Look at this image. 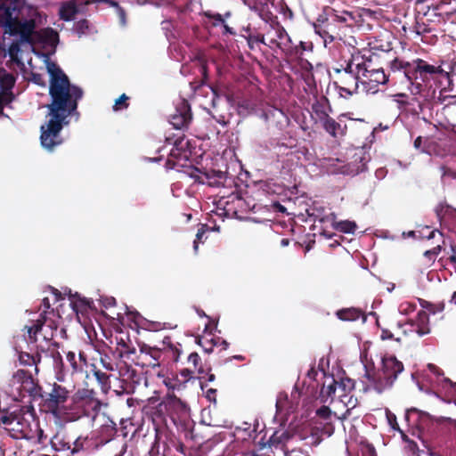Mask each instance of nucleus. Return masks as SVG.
Here are the masks:
<instances>
[{
  "label": "nucleus",
  "instance_id": "f257e3e1",
  "mask_svg": "<svg viewBox=\"0 0 456 456\" xmlns=\"http://www.w3.org/2000/svg\"><path fill=\"white\" fill-rule=\"evenodd\" d=\"M46 69L50 75L51 102L45 106L48 110V120L40 127V141L45 149L52 151L62 143L61 131L69 124L67 118L77 112L84 92L82 88L70 83L68 76L55 62L47 61Z\"/></svg>",
  "mask_w": 456,
  "mask_h": 456
},
{
  "label": "nucleus",
  "instance_id": "f03ea898",
  "mask_svg": "<svg viewBox=\"0 0 456 456\" xmlns=\"http://www.w3.org/2000/svg\"><path fill=\"white\" fill-rule=\"evenodd\" d=\"M390 72H401L408 82V89L414 100L419 103L435 99L436 86L444 81L451 84L450 73L442 68L439 61H429L422 58L404 61L395 58L389 62Z\"/></svg>",
  "mask_w": 456,
  "mask_h": 456
},
{
  "label": "nucleus",
  "instance_id": "7ed1b4c3",
  "mask_svg": "<svg viewBox=\"0 0 456 456\" xmlns=\"http://www.w3.org/2000/svg\"><path fill=\"white\" fill-rule=\"evenodd\" d=\"M362 53L355 49L348 60L340 64L339 68H334L335 80L334 86L338 94L348 99L357 93L359 83H361V62Z\"/></svg>",
  "mask_w": 456,
  "mask_h": 456
},
{
  "label": "nucleus",
  "instance_id": "20e7f679",
  "mask_svg": "<svg viewBox=\"0 0 456 456\" xmlns=\"http://www.w3.org/2000/svg\"><path fill=\"white\" fill-rule=\"evenodd\" d=\"M403 364L395 355H385L381 360V367L379 370L369 369L365 366L364 378L370 385L364 387L365 391L372 388L381 394L393 387L399 374L403 371Z\"/></svg>",
  "mask_w": 456,
  "mask_h": 456
},
{
  "label": "nucleus",
  "instance_id": "39448f33",
  "mask_svg": "<svg viewBox=\"0 0 456 456\" xmlns=\"http://www.w3.org/2000/svg\"><path fill=\"white\" fill-rule=\"evenodd\" d=\"M173 424L178 430L177 451L183 453L184 446L183 441L193 439V421L191 419L190 407L188 404L173 394Z\"/></svg>",
  "mask_w": 456,
  "mask_h": 456
},
{
  "label": "nucleus",
  "instance_id": "423d86ee",
  "mask_svg": "<svg viewBox=\"0 0 456 456\" xmlns=\"http://www.w3.org/2000/svg\"><path fill=\"white\" fill-rule=\"evenodd\" d=\"M379 56L370 53L368 56L362 53L361 62V83L369 91L376 92L379 85H385L388 81L390 72L386 74L384 69L379 65Z\"/></svg>",
  "mask_w": 456,
  "mask_h": 456
},
{
  "label": "nucleus",
  "instance_id": "0eeeda50",
  "mask_svg": "<svg viewBox=\"0 0 456 456\" xmlns=\"http://www.w3.org/2000/svg\"><path fill=\"white\" fill-rule=\"evenodd\" d=\"M30 316L25 325L28 339L37 342L38 339L49 340L53 335V322L49 321L45 312L29 313Z\"/></svg>",
  "mask_w": 456,
  "mask_h": 456
},
{
  "label": "nucleus",
  "instance_id": "6e6552de",
  "mask_svg": "<svg viewBox=\"0 0 456 456\" xmlns=\"http://www.w3.org/2000/svg\"><path fill=\"white\" fill-rule=\"evenodd\" d=\"M265 21V37L266 45L271 49L279 48L284 54H291V38L284 27L277 20ZM277 19V17H275Z\"/></svg>",
  "mask_w": 456,
  "mask_h": 456
},
{
  "label": "nucleus",
  "instance_id": "1a4fd4ad",
  "mask_svg": "<svg viewBox=\"0 0 456 456\" xmlns=\"http://www.w3.org/2000/svg\"><path fill=\"white\" fill-rule=\"evenodd\" d=\"M173 134V169L180 172L182 168H191L192 161L190 142L185 135Z\"/></svg>",
  "mask_w": 456,
  "mask_h": 456
},
{
  "label": "nucleus",
  "instance_id": "9d476101",
  "mask_svg": "<svg viewBox=\"0 0 456 456\" xmlns=\"http://www.w3.org/2000/svg\"><path fill=\"white\" fill-rule=\"evenodd\" d=\"M70 391L56 383L53 384L51 392L48 394L46 404L54 414H66L67 407L65 403L69 398Z\"/></svg>",
  "mask_w": 456,
  "mask_h": 456
},
{
  "label": "nucleus",
  "instance_id": "9b49d317",
  "mask_svg": "<svg viewBox=\"0 0 456 456\" xmlns=\"http://www.w3.org/2000/svg\"><path fill=\"white\" fill-rule=\"evenodd\" d=\"M412 416H416L415 424L419 429L427 430L428 432H431L433 426L435 424H443L445 422L452 423V419L448 417H439L435 418L431 416L429 413L419 411L418 409L412 408L407 410L405 413V419L407 421H410V419Z\"/></svg>",
  "mask_w": 456,
  "mask_h": 456
},
{
  "label": "nucleus",
  "instance_id": "f8f14e48",
  "mask_svg": "<svg viewBox=\"0 0 456 456\" xmlns=\"http://www.w3.org/2000/svg\"><path fill=\"white\" fill-rule=\"evenodd\" d=\"M192 121V112L189 102L182 99L176 105L173 113V128L187 130Z\"/></svg>",
  "mask_w": 456,
  "mask_h": 456
},
{
  "label": "nucleus",
  "instance_id": "ddd939ff",
  "mask_svg": "<svg viewBox=\"0 0 456 456\" xmlns=\"http://www.w3.org/2000/svg\"><path fill=\"white\" fill-rule=\"evenodd\" d=\"M0 425L8 430L14 437H19L28 431V423L20 414H2L0 416Z\"/></svg>",
  "mask_w": 456,
  "mask_h": 456
},
{
  "label": "nucleus",
  "instance_id": "4468645a",
  "mask_svg": "<svg viewBox=\"0 0 456 456\" xmlns=\"http://www.w3.org/2000/svg\"><path fill=\"white\" fill-rule=\"evenodd\" d=\"M72 401L78 407L84 409L85 412L90 410L97 411L100 408L99 401L94 397V392L90 389H80L73 395Z\"/></svg>",
  "mask_w": 456,
  "mask_h": 456
},
{
  "label": "nucleus",
  "instance_id": "2eb2a0df",
  "mask_svg": "<svg viewBox=\"0 0 456 456\" xmlns=\"http://www.w3.org/2000/svg\"><path fill=\"white\" fill-rule=\"evenodd\" d=\"M251 11L255 12L264 21L272 20L273 14L271 7L274 0H241Z\"/></svg>",
  "mask_w": 456,
  "mask_h": 456
},
{
  "label": "nucleus",
  "instance_id": "dca6fc26",
  "mask_svg": "<svg viewBox=\"0 0 456 456\" xmlns=\"http://www.w3.org/2000/svg\"><path fill=\"white\" fill-rule=\"evenodd\" d=\"M446 87L442 88L438 92V96L435 95V104L443 105L444 114L447 116V119L456 117V95L446 94Z\"/></svg>",
  "mask_w": 456,
  "mask_h": 456
},
{
  "label": "nucleus",
  "instance_id": "f3484780",
  "mask_svg": "<svg viewBox=\"0 0 456 456\" xmlns=\"http://www.w3.org/2000/svg\"><path fill=\"white\" fill-rule=\"evenodd\" d=\"M325 15L328 16L330 21H334L339 28L351 27L355 23V17L351 12L346 10H337L334 8H328L325 11Z\"/></svg>",
  "mask_w": 456,
  "mask_h": 456
},
{
  "label": "nucleus",
  "instance_id": "a211bd4d",
  "mask_svg": "<svg viewBox=\"0 0 456 456\" xmlns=\"http://www.w3.org/2000/svg\"><path fill=\"white\" fill-rule=\"evenodd\" d=\"M344 116H340L337 120L330 116L323 120L322 128L332 137H343L346 134L347 126L344 120Z\"/></svg>",
  "mask_w": 456,
  "mask_h": 456
},
{
  "label": "nucleus",
  "instance_id": "6ab92c4d",
  "mask_svg": "<svg viewBox=\"0 0 456 456\" xmlns=\"http://www.w3.org/2000/svg\"><path fill=\"white\" fill-rule=\"evenodd\" d=\"M291 54H285L286 58L289 61H305V64L312 66L309 61L304 59L305 52H313V43L299 41L298 44L294 43L291 40Z\"/></svg>",
  "mask_w": 456,
  "mask_h": 456
},
{
  "label": "nucleus",
  "instance_id": "aec40b11",
  "mask_svg": "<svg viewBox=\"0 0 456 456\" xmlns=\"http://www.w3.org/2000/svg\"><path fill=\"white\" fill-rule=\"evenodd\" d=\"M411 324L419 337L430 333L429 315L424 310H420L417 314V316L411 321Z\"/></svg>",
  "mask_w": 456,
  "mask_h": 456
},
{
  "label": "nucleus",
  "instance_id": "412c9836",
  "mask_svg": "<svg viewBox=\"0 0 456 456\" xmlns=\"http://www.w3.org/2000/svg\"><path fill=\"white\" fill-rule=\"evenodd\" d=\"M336 316L343 322H354L362 318L366 320L365 313L359 307H346L336 312Z\"/></svg>",
  "mask_w": 456,
  "mask_h": 456
},
{
  "label": "nucleus",
  "instance_id": "4be33fe9",
  "mask_svg": "<svg viewBox=\"0 0 456 456\" xmlns=\"http://www.w3.org/2000/svg\"><path fill=\"white\" fill-rule=\"evenodd\" d=\"M35 28L36 21L34 20L30 19L23 21L18 34L20 37V42L34 44L36 41L35 34L37 32L35 31Z\"/></svg>",
  "mask_w": 456,
  "mask_h": 456
},
{
  "label": "nucleus",
  "instance_id": "5701e85b",
  "mask_svg": "<svg viewBox=\"0 0 456 456\" xmlns=\"http://www.w3.org/2000/svg\"><path fill=\"white\" fill-rule=\"evenodd\" d=\"M36 41L41 44H46L51 46H56L59 42V34L52 28H43L35 34Z\"/></svg>",
  "mask_w": 456,
  "mask_h": 456
},
{
  "label": "nucleus",
  "instance_id": "b1692460",
  "mask_svg": "<svg viewBox=\"0 0 456 456\" xmlns=\"http://www.w3.org/2000/svg\"><path fill=\"white\" fill-rule=\"evenodd\" d=\"M245 35L243 36L248 43V47L251 50H255L258 47L259 44L266 45V40L264 33H258L256 28H252L250 26L243 28Z\"/></svg>",
  "mask_w": 456,
  "mask_h": 456
},
{
  "label": "nucleus",
  "instance_id": "393cba45",
  "mask_svg": "<svg viewBox=\"0 0 456 456\" xmlns=\"http://www.w3.org/2000/svg\"><path fill=\"white\" fill-rule=\"evenodd\" d=\"M78 12L76 0L67 1L61 4L59 11L61 20L65 21L72 20Z\"/></svg>",
  "mask_w": 456,
  "mask_h": 456
},
{
  "label": "nucleus",
  "instance_id": "a878e982",
  "mask_svg": "<svg viewBox=\"0 0 456 456\" xmlns=\"http://www.w3.org/2000/svg\"><path fill=\"white\" fill-rule=\"evenodd\" d=\"M330 382L327 385L323 384L320 392V400L322 403L332 402L334 400L337 391V380L333 378H330Z\"/></svg>",
  "mask_w": 456,
  "mask_h": 456
},
{
  "label": "nucleus",
  "instance_id": "bb28decb",
  "mask_svg": "<svg viewBox=\"0 0 456 456\" xmlns=\"http://www.w3.org/2000/svg\"><path fill=\"white\" fill-rule=\"evenodd\" d=\"M426 8L428 11H416L417 15L416 22L413 27V32H415L418 36H425L426 34L430 33L432 30L431 28L422 20L423 17L426 16L428 12L430 10V6H427Z\"/></svg>",
  "mask_w": 456,
  "mask_h": 456
},
{
  "label": "nucleus",
  "instance_id": "cd10ccee",
  "mask_svg": "<svg viewBox=\"0 0 456 456\" xmlns=\"http://www.w3.org/2000/svg\"><path fill=\"white\" fill-rule=\"evenodd\" d=\"M284 117L285 115L281 110L273 107H268L260 114V118H262L268 126H270L272 121H278L280 118Z\"/></svg>",
  "mask_w": 456,
  "mask_h": 456
},
{
  "label": "nucleus",
  "instance_id": "c85d7f7f",
  "mask_svg": "<svg viewBox=\"0 0 456 456\" xmlns=\"http://www.w3.org/2000/svg\"><path fill=\"white\" fill-rule=\"evenodd\" d=\"M354 380L350 378H341L337 381V388L338 389V397L343 402V397H346L351 391L354 389Z\"/></svg>",
  "mask_w": 456,
  "mask_h": 456
},
{
  "label": "nucleus",
  "instance_id": "c756f323",
  "mask_svg": "<svg viewBox=\"0 0 456 456\" xmlns=\"http://www.w3.org/2000/svg\"><path fill=\"white\" fill-rule=\"evenodd\" d=\"M290 439V435L287 431H283L281 433L280 432H274L273 435L269 439V444L270 446L278 447L281 446V449L284 451L287 449L284 445V444Z\"/></svg>",
  "mask_w": 456,
  "mask_h": 456
},
{
  "label": "nucleus",
  "instance_id": "7c9ffc66",
  "mask_svg": "<svg viewBox=\"0 0 456 456\" xmlns=\"http://www.w3.org/2000/svg\"><path fill=\"white\" fill-rule=\"evenodd\" d=\"M316 26L322 28L329 31L330 34H336V36L340 37L339 30L340 28L334 21H330V18L326 16L322 18V16L317 20V22L314 23Z\"/></svg>",
  "mask_w": 456,
  "mask_h": 456
},
{
  "label": "nucleus",
  "instance_id": "2f4dec72",
  "mask_svg": "<svg viewBox=\"0 0 456 456\" xmlns=\"http://www.w3.org/2000/svg\"><path fill=\"white\" fill-rule=\"evenodd\" d=\"M193 371L194 370L191 368L182 369L180 370L182 379H179L178 377L175 379L173 378V391L175 389L179 390L184 384H186L191 379Z\"/></svg>",
  "mask_w": 456,
  "mask_h": 456
},
{
  "label": "nucleus",
  "instance_id": "473e14b6",
  "mask_svg": "<svg viewBox=\"0 0 456 456\" xmlns=\"http://www.w3.org/2000/svg\"><path fill=\"white\" fill-rule=\"evenodd\" d=\"M12 0H0V26L4 27L6 23H10V20L12 17V12L10 6L7 5V2Z\"/></svg>",
  "mask_w": 456,
  "mask_h": 456
},
{
  "label": "nucleus",
  "instance_id": "72a5a7b5",
  "mask_svg": "<svg viewBox=\"0 0 456 456\" xmlns=\"http://www.w3.org/2000/svg\"><path fill=\"white\" fill-rule=\"evenodd\" d=\"M332 226L335 230L344 233H354L357 228L354 222L348 220L339 222L334 221Z\"/></svg>",
  "mask_w": 456,
  "mask_h": 456
},
{
  "label": "nucleus",
  "instance_id": "f704fd0d",
  "mask_svg": "<svg viewBox=\"0 0 456 456\" xmlns=\"http://www.w3.org/2000/svg\"><path fill=\"white\" fill-rule=\"evenodd\" d=\"M126 314L129 319L137 326H145L147 321L136 310L125 305Z\"/></svg>",
  "mask_w": 456,
  "mask_h": 456
},
{
  "label": "nucleus",
  "instance_id": "c9c22d12",
  "mask_svg": "<svg viewBox=\"0 0 456 456\" xmlns=\"http://www.w3.org/2000/svg\"><path fill=\"white\" fill-rule=\"evenodd\" d=\"M436 213L438 218L442 219L446 216H453L456 214V209L446 203H440L436 208Z\"/></svg>",
  "mask_w": 456,
  "mask_h": 456
},
{
  "label": "nucleus",
  "instance_id": "e433bc0d",
  "mask_svg": "<svg viewBox=\"0 0 456 456\" xmlns=\"http://www.w3.org/2000/svg\"><path fill=\"white\" fill-rule=\"evenodd\" d=\"M0 85L2 91L12 92V89L15 85L14 76L11 73H4L0 77Z\"/></svg>",
  "mask_w": 456,
  "mask_h": 456
},
{
  "label": "nucleus",
  "instance_id": "4c0bfd02",
  "mask_svg": "<svg viewBox=\"0 0 456 456\" xmlns=\"http://www.w3.org/2000/svg\"><path fill=\"white\" fill-rule=\"evenodd\" d=\"M204 16L208 18L209 20H212V25L214 27L222 25L225 21V18H228L231 16V13L228 12L224 15H222L220 13H214L210 11L204 12Z\"/></svg>",
  "mask_w": 456,
  "mask_h": 456
},
{
  "label": "nucleus",
  "instance_id": "58836bf2",
  "mask_svg": "<svg viewBox=\"0 0 456 456\" xmlns=\"http://www.w3.org/2000/svg\"><path fill=\"white\" fill-rule=\"evenodd\" d=\"M414 148L419 150L422 152L431 153V141L429 138L422 139L421 136H418L413 142Z\"/></svg>",
  "mask_w": 456,
  "mask_h": 456
},
{
  "label": "nucleus",
  "instance_id": "ea45409f",
  "mask_svg": "<svg viewBox=\"0 0 456 456\" xmlns=\"http://www.w3.org/2000/svg\"><path fill=\"white\" fill-rule=\"evenodd\" d=\"M89 447V441L87 436H78L73 443V446L71 448L72 453L78 452L82 450L87 449Z\"/></svg>",
  "mask_w": 456,
  "mask_h": 456
},
{
  "label": "nucleus",
  "instance_id": "a19ab883",
  "mask_svg": "<svg viewBox=\"0 0 456 456\" xmlns=\"http://www.w3.org/2000/svg\"><path fill=\"white\" fill-rule=\"evenodd\" d=\"M312 110L318 118L321 124H322L323 120H326V118L330 117V115L326 112L324 106L319 102H316L312 105Z\"/></svg>",
  "mask_w": 456,
  "mask_h": 456
},
{
  "label": "nucleus",
  "instance_id": "79ce46f5",
  "mask_svg": "<svg viewBox=\"0 0 456 456\" xmlns=\"http://www.w3.org/2000/svg\"><path fill=\"white\" fill-rule=\"evenodd\" d=\"M314 31L316 34H318L322 39L324 45L326 46L328 43L333 42L336 38L338 37L336 36V34H330L329 31L322 29V28H320L314 24Z\"/></svg>",
  "mask_w": 456,
  "mask_h": 456
},
{
  "label": "nucleus",
  "instance_id": "37998d69",
  "mask_svg": "<svg viewBox=\"0 0 456 456\" xmlns=\"http://www.w3.org/2000/svg\"><path fill=\"white\" fill-rule=\"evenodd\" d=\"M22 22L23 21L20 20L18 18H13L12 16L10 20V23H6L4 27L11 35H18Z\"/></svg>",
  "mask_w": 456,
  "mask_h": 456
},
{
  "label": "nucleus",
  "instance_id": "c03bdc74",
  "mask_svg": "<svg viewBox=\"0 0 456 456\" xmlns=\"http://www.w3.org/2000/svg\"><path fill=\"white\" fill-rule=\"evenodd\" d=\"M200 71L201 73L202 78L200 82H191V85L193 87V89L196 91L202 86L207 84V81L208 79V66L207 64H202L200 68Z\"/></svg>",
  "mask_w": 456,
  "mask_h": 456
},
{
  "label": "nucleus",
  "instance_id": "a18cd8bd",
  "mask_svg": "<svg viewBox=\"0 0 456 456\" xmlns=\"http://www.w3.org/2000/svg\"><path fill=\"white\" fill-rule=\"evenodd\" d=\"M129 97L126 94H122L116 101L113 105V110L118 111L128 108Z\"/></svg>",
  "mask_w": 456,
  "mask_h": 456
},
{
  "label": "nucleus",
  "instance_id": "49530a36",
  "mask_svg": "<svg viewBox=\"0 0 456 456\" xmlns=\"http://www.w3.org/2000/svg\"><path fill=\"white\" fill-rule=\"evenodd\" d=\"M74 29L79 37L85 35L89 29V21L86 19L77 21L74 25Z\"/></svg>",
  "mask_w": 456,
  "mask_h": 456
},
{
  "label": "nucleus",
  "instance_id": "de8ad7c7",
  "mask_svg": "<svg viewBox=\"0 0 456 456\" xmlns=\"http://www.w3.org/2000/svg\"><path fill=\"white\" fill-rule=\"evenodd\" d=\"M441 172L442 181L444 182L446 178L456 179V171L447 166H441L439 167Z\"/></svg>",
  "mask_w": 456,
  "mask_h": 456
},
{
  "label": "nucleus",
  "instance_id": "09e8293b",
  "mask_svg": "<svg viewBox=\"0 0 456 456\" xmlns=\"http://www.w3.org/2000/svg\"><path fill=\"white\" fill-rule=\"evenodd\" d=\"M442 247L437 245L431 249L426 250L424 252V256L428 259V261L434 262L437 256L440 254Z\"/></svg>",
  "mask_w": 456,
  "mask_h": 456
},
{
  "label": "nucleus",
  "instance_id": "8fccbe9b",
  "mask_svg": "<svg viewBox=\"0 0 456 456\" xmlns=\"http://www.w3.org/2000/svg\"><path fill=\"white\" fill-rule=\"evenodd\" d=\"M284 456H310L309 452L301 448H294L289 450L288 448L283 451Z\"/></svg>",
  "mask_w": 456,
  "mask_h": 456
},
{
  "label": "nucleus",
  "instance_id": "3c124183",
  "mask_svg": "<svg viewBox=\"0 0 456 456\" xmlns=\"http://www.w3.org/2000/svg\"><path fill=\"white\" fill-rule=\"evenodd\" d=\"M14 99L12 92L2 91L0 92V102L4 108L5 105L11 103Z\"/></svg>",
  "mask_w": 456,
  "mask_h": 456
},
{
  "label": "nucleus",
  "instance_id": "603ef678",
  "mask_svg": "<svg viewBox=\"0 0 456 456\" xmlns=\"http://www.w3.org/2000/svg\"><path fill=\"white\" fill-rule=\"evenodd\" d=\"M316 415L324 420H328L330 419L331 411L328 406H322L316 411Z\"/></svg>",
  "mask_w": 456,
  "mask_h": 456
},
{
  "label": "nucleus",
  "instance_id": "864d4df0",
  "mask_svg": "<svg viewBox=\"0 0 456 456\" xmlns=\"http://www.w3.org/2000/svg\"><path fill=\"white\" fill-rule=\"evenodd\" d=\"M9 55L12 60H16L19 53L20 52V45L19 42H12L9 46Z\"/></svg>",
  "mask_w": 456,
  "mask_h": 456
},
{
  "label": "nucleus",
  "instance_id": "5fc2aeb1",
  "mask_svg": "<svg viewBox=\"0 0 456 456\" xmlns=\"http://www.w3.org/2000/svg\"><path fill=\"white\" fill-rule=\"evenodd\" d=\"M31 81L33 83H35L36 85L43 86V87H45V86H46V82H45L44 76L39 73L33 72L31 74Z\"/></svg>",
  "mask_w": 456,
  "mask_h": 456
},
{
  "label": "nucleus",
  "instance_id": "6e6d98bb",
  "mask_svg": "<svg viewBox=\"0 0 456 456\" xmlns=\"http://www.w3.org/2000/svg\"><path fill=\"white\" fill-rule=\"evenodd\" d=\"M387 420H388V423H389L390 427L393 429L399 431L402 435L403 434V432L399 428V425H398L397 420H396V416L395 414H393L391 412L388 413L387 414Z\"/></svg>",
  "mask_w": 456,
  "mask_h": 456
},
{
  "label": "nucleus",
  "instance_id": "4d7b16f0",
  "mask_svg": "<svg viewBox=\"0 0 456 456\" xmlns=\"http://www.w3.org/2000/svg\"><path fill=\"white\" fill-rule=\"evenodd\" d=\"M187 360H188L189 363L192 364V367H193L192 370H194L197 369V367L200 362V357L199 356V354L197 353H191L188 355Z\"/></svg>",
  "mask_w": 456,
  "mask_h": 456
},
{
  "label": "nucleus",
  "instance_id": "13d9d810",
  "mask_svg": "<svg viewBox=\"0 0 456 456\" xmlns=\"http://www.w3.org/2000/svg\"><path fill=\"white\" fill-rule=\"evenodd\" d=\"M204 234H205V229L202 226L201 228H200L198 230L197 234H196V239L193 241V248H194L195 252L198 251L199 242L201 241L202 237L204 236Z\"/></svg>",
  "mask_w": 456,
  "mask_h": 456
},
{
  "label": "nucleus",
  "instance_id": "bf43d9fd",
  "mask_svg": "<svg viewBox=\"0 0 456 456\" xmlns=\"http://www.w3.org/2000/svg\"><path fill=\"white\" fill-rule=\"evenodd\" d=\"M211 173H212V175L208 174V178H216L217 180L214 182L215 183H222L221 180H224L226 177L225 173H224L222 171H212Z\"/></svg>",
  "mask_w": 456,
  "mask_h": 456
},
{
  "label": "nucleus",
  "instance_id": "052dcab7",
  "mask_svg": "<svg viewBox=\"0 0 456 456\" xmlns=\"http://www.w3.org/2000/svg\"><path fill=\"white\" fill-rule=\"evenodd\" d=\"M403 439L408 442V449L413 453L416 454L419 451V447L416 442L409 440L406 435L403 434Z\"/></svg>",
  "mask_w": 456,
  "mask_h": 456
},
{
  "label": "nucleus",
  "instance_id": "680f3d73",
  "mask_svg": "<svg viewBox=\"0 0 456 456\" xmlns=\"http://www.w3.org/2000/svg\"><path fill=\"white\" fill-rule=\"evenodd\" d=\"M67 361L70 363L73 370H77L78 365L76 360V354L73 352H69L66 355Z\"/></svg>",
  "mask_w": 456,
  "mask_h": 456
},
{
  "label": "nucleus",
  "instance_id": "e2e57ef3",
  "mask_svg": "<svg viewBox=\"0 0 456 456\" xmlns=\"http://www.w3.org/2000/svg\"><path fill=\"white\" fill-rule=\"evenodd\" d=\"M102 305L106 308L114 306L116 304V299L112 297H104L101 299Z\"/></svg>",
  "mask_w": 456,
  "mask_h": 456
},
{
  "label": "nucleus",
  "instance_id": "0e129e2a",
  "mask_svg": "<svg viewBox=\"0 0 456 456\" xmlns=\"http://www.w3.org/2000/svg\"><path fill=\"white\" fill-rule=\"evenodd\" d=\"M452 0H439L437 4L432 5V9L434 12L442 11L444 7L447 4H450Z\"/></svg>",
  "mask_w": 456,
  "mask_h": 456
},
{
  "label": "nucleus",
  "instance_id": "69168bd1",
  "mask_svg": "<svg viewBox=\"0 0 456 456\" xmlns=\"http://www.w3.org/2000/svg\"><path fill=\"white\" fill-rule=\"evenodd\" d=\"M419 301L420 305H421L423 308L428 309L429 312H431V313H433V314H435V313H436L435 305H434L432 303L428 302V301H426V300H424V299H420V298L419 299Z\"/></svg>",
  "mask_w": 456,
  "mask_h": 456
},
{
  "label": "nucleus",
  "instance_id": "338daca9",
  "mask_svg": "<svg viewBox=\"0 0 456 456\" xmlns=\"http://www.w3.org/2000/svg\"><path fill=\"white\" fill-rule=\"evenodd\" d=\"M213 118L220 125H222L223 126H226L228 124H229V121L225 118V117L224 115H218V116H216V115H212Z\"/></svg>",
  "mask_w": 456,
  "mask_h": 456
},
{
  "label": "nucleus",
  "instance_id": "774afa93",
  "mask_svg": "<svg viewBox=\"0 0 456 456\" xmlns=\"http://www.w3.org/2000/svg\"><path fill=\"white\" fill-rule=\"evenodd\" d=\"M452 254L450 256L449 259L456 266V248L455 247H452Z\"/></svg>",
  "mask_w": 456,
  "mask_h": 456
}]
</instances>
